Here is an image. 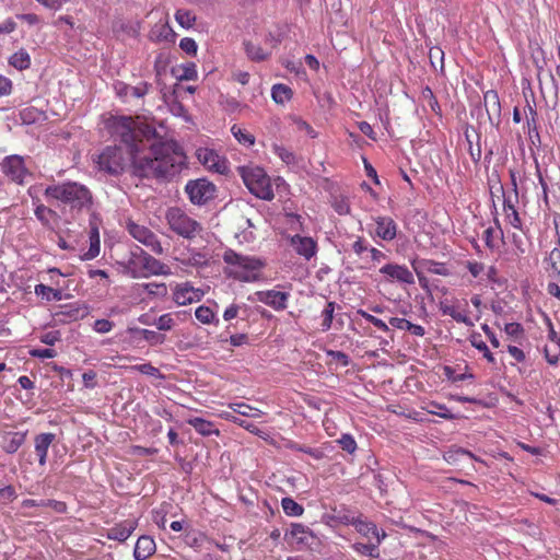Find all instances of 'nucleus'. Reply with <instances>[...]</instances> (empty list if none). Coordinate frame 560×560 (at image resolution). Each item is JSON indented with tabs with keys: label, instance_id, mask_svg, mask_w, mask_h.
Returning a JSON list of instances; mask_svg holds the SVG:
<instances>
[{
	"label": "nucleus",
	"instance_id": "nucleus-1",
	"mask_svg": "<svg viewBox=\"0 0 560 560\" xmlns=\"http://www.w3.org/2000/svg\"><path fill=\"white\" fill-rule=\"evenodd\" d=\"M110 128L127 151L114 144L94 154L92 160L100 172L118 176L130 164L138 177L170 178L179 174L186 164L183 150L173 141H163L156 130L139 117H113Z\"/></svg>",
	"mask_w": 560,
	"mask_h": 560
},
{
	"label": "nucleus",
	"instance_id": "nucleus-2",
	"mask_svg": "<svg viewBox=\"0 0 560 560\" xmlns=\"http://www.w3.org/2000/svg\"><path fill=\"white\" fill-rule=\"evenodd\" d=\"M44 195L48 200L59 201L77 213L90 211L93 207L92 191L79 182L66 180L49 185L46 187Z\"/></svg>",
	"mask_w": 560,
	"mask_h": 560
},
{
	"label": "nucleus",
	"instance_id": "nucleus-3",
	"mask_svg": "<svg viewBox=\"0 0 560 560\" xmlns=\"http://www.w3.org/2000/svg\"><path fill=\"white\" fill-rule=\"evenodd\" d=\"M222 259L225 264L224 275L240 282L259 281L262 277V269L266 266L262 259L242 255L231 248L223 253Z\"/></svg>",
	"mask_w": 560,
	"mask_h": 560
},
{
	"label": "nucleus",
	"instance_id": "nucleus-4",
	"mask_svg": "<svg viewBox=\"0 0 560 560\" xmlns=\"http://www.w3.org/2000/svg\"><path fill=\"white\" fill-rule=\"evenodd\" d=\"M165 220L170 230L183 238L192 240L202 231V225L178 207L170 208Z\"/></svg>",
	"mask_w": 560,
	"mask_h": 560
},
{
	"label": "nucleus",
	"instance_id": "nucleus-5",
	"mask_svg": "<svg viewBox=\"0 0 560 560\" xmlns=\"http://www.w3.org/2000/svg\"><path fill=\"white\" fill-rule=\"evenodd\" d=\"M241 176L248 190L257 198L271 200L275 197L270 177L258 166L241 167Z\"/></svg>",
	"mask_w": 560,
	"mask_h": 560
},
{
	"label": "nucleus",
	"instance_id": "nucleus-6",
	"mask_svg": "<svg viewBox=\"0 0 560 560\" xmlns=\"http://www.w3.org/2000/svg\"><path fill=\"white\" fill-rule=\"evenodd\" d=\"M129 265L132 268L133 277L168 276L172 272L170 266L149 255L140 247H137V250L132 253Z\"/></svg>",
	"mask_w": 560,
	"mask_h": 560
},
{
	"label": "nucleus",
	"instance_id": "nucleus-7",
	"mask_svg": "<svg viewBox=\"0 0 560 560\" xmlns=\"http://www.w3.org/2000/svg\"><path fill=\"white\" fill-rule=\"evenodd\" d=\"M126 229L136 241L148 247L155 255H162L164 253V248L156 234L148 226L128 220Z\"/></svg>",
	"mask_w": 560,
	"mask_h": 560
},
{
	"label": "nucleus",
	"instance_id": "nucleus-8",
	"mask_svg": "<svg viewBox=\"0 0 560 560\" xmlns=\"http://www.w3.org/2000/svg\"><path fill=\"white\" fill-rule=\"evenodd\" d=\"M439 308L443 315L452 317L455 322L474 326V322L468 315V302L466 300L444 299L440 301Z\"/></svg>",
	"mask_w": 560,
	"mask_h": 560
},
{
	"label": "nucleus",
	"instance_id": "nucleus-9",
	"mask_svg": "<svg viewBox=\"0 0 560 560\" xmlns=\"http://www.w3.org/2000/svg\"><path fill=\"white\" fill-rule=\"evenodd\" d=\"M185 190L194 205H205L214 197L215 186L205 178L189 180Z\"/></svg>",
	"mask_w": 560,
	"mask_h": 560
},
{
	"label": "nucleus",
	"instance_id": "nucleus-10",
	"mask_svg": "<svg viewBox=\"0 0 560 560\" xmlns=\"http://www.w3.org/2000/svg\"><path fill=\"white\" fill-rule=\"evenodd\" d=\"M3 174L18 185H23L25 177L30 174L25 166L24 159L20 155L5 156L1 162Z\"/></svg>",
	"mask_w": 560,
	"mask_h": 560
},
{
	"label": "nucleus",
	"instance_id": "nucleus-11",
	"mask_svg": "<svg viewBox=\"0 0 560 560\" xmlns=\"http://www.w3.org/2000/svg\"><path fill=\"white\" fill-rule=\"evenodd\" d=\"M196 156L198 161L210 171H214L219 174H224L229 171L226 160L213 149L199 148L196 151Z\"/></svg>",
	"mask_w": 560,
	"mask_h": 560
},
{
	"label": "nucleus",
	"instance_id": "nucleus-12",
	"mask_svg": "<svg viewBox=\"0 0 560 560\" xmlns=\"http://www.w3.org/2000/svg\"><path fill=\"white\" fill-rule=\"evenodd\" d=\"M380 273H382L388 282H398L401 284L415 283L413 273L405 265L394 262L386 264L380 269Z\"/></svg>",
	"mask_w": 560,
	"mask_h": 560
},
{
	"label": "nucleus",
	"instance_id": "nucleus-13",
	"mask_svg": "<svg viewBox=\"0 0 560 560\" xmlns=\"http://www.w3.org/2000/svg\"><path fill=\"white\" fill-rule=\"evenodd\" d=\"M203 295V290L192 287L189 282L176 284L173 290V300L180 306L199 302Z\"/></svg>",
	"mask_w": 560,
	"mask_h": 560
},
{
	"label": "nucleus",
	"instance_id": "nucleus-14",
	"mask_svg": "<svg viewBox=\"0 0 560 560\" xmlns=\"http://www.w3.org/2000/svg\"><path fill=\"white\" fill-rule=\"evenodd\" d=\"M139 520L136 517L124 520L114 524L106 532V538L118 542H125L137 529Z\"/></svg>",
	"mask_w": 560,
	"mask_h": 560
},
{
	"label": "nucleus",
	"instance_id": "nucleus-15",
	"mask_svg": "<svg viewBox=\"0 0 560 560\" xmlns=\"http://www.w3.org/2000/svg\"><path fill=\"white\" fill-rule=\"evenodd\" d=\"M290 245L293 247L294 252L305 260H311L318 252L317 242L311 236L295 234L290 237Z\"/></svg>",
	"mask_w": 560,
	"mask_h": 560
},
{
	"label": "nucleus",
	"instance_id": "nucleus-16",
	"mask_svg": "<svg viewBox=\"0 0 560 560\" xmlns=\"http://www.w3.org/2000/svg\"><path fill=\"white\" fill-rule=\"evenodd\" d=\"M256 296L259 302L279 312L288 307L290 293L277 290H266L256 292Z\"/></svg>",
	"mask_w": 560,
	"mask_h": 560
},
{
	"label": "nucleus",
	"instance_id": "nucleus-17",
	"mask_svg": "<svg viewBox=\"0 0 560 560\" xmlns=\"http://www.w3.org/2000/svg\"><path fill=\"white\" fill-rule=\"evenodd\" d=\"M376 225L375 236L385 242H390L396 238L398 225L393 218L386 215H377L373 218Z\"/></svg>",
	"mask_w": 560,
	"mask_h": 560
},
{
	"label": "nucleus",
	"instance_id": "nucleus-18",
	"mask_svg": "<svg viewBox=\"0 0 560 560\" xmlns=\"http://www.w3.org/2000/svg\"><path fill=\"white\" fill-rule=\"evenodd\" d=\"M314 538L313 532L305 525L300 523H292L289 532L284 534V539L291 546H306L310 539Z\"/></svg>",
	"mask_w": 560,
	"mask_h": 560
},
{
	"label": "nucleus",
	"instance_id": "nucleus-19",
	"mask_svg": "<svg viewBox=\"0 0 560 560\" xmlns=\"http://www.w3.org/2000/svg\"><path fill=\"white\" fill-rule=\"evenodd\" d=\"M85 308L78 303H70L60 306V310L52 314V319L57 324H69L83 318Z\"/></svg>",
	"mask_w": 560,
	"mask_h": 560
},
{
	"label": "nucleus",
	"instance_id": "nucleus-20",
	"mask_svg": "<svg viewBox=\"0 0 560 560\" xmlns=\"http://www.w3.org/2000/svg\"><path fill=\"white\" fill-rule=\"evenodd\" d=\"M483 103L490 125L499 127L501 122V103L497 91L489 90L485 92Z\"/></svg>",
	"mask_w": 560,
	"mask_h": 560
},
{
	"label": "nucleus",
	"instance_id": "nucleus-21",
	"mask_svg": "<svg viewBox=\"0 0 560 560\" xmlns=\"http://www.w3.org/2000/svg\"><path fill=\"white\" fill-rule=\"evenodd\" d=\"M346 523L354 526L355 530L360 533L364 537H375L377 544H381L382 540L386 537V533H380L376 525L372 522H368L365 520H361L359 517H346Z\"/></svg>",
	"mask_w": 560,
	"mask_h": 560
},
{
	"label": "nucleus",
	"instance_id": "nucleus-22",
	"mask_svg": "<svg viewBox=\"0 0 560 560\" xmlns=\"http://www.w3.org/2000/svg\"><path fill=\"white\" fill-rule=\"evenodd\" d=\"M27 431L4 432L1 435V447L7 454H14L24 444Z\"/></svg>",
	"mask_w": 560,
	"mask_h": 560
},
{
	"label": "nucleus",
	"instance_id": "nucleus-23",
	"mask_svg": "<svg viewBox=\"0 0 560 560\" xmlns=\"http://www.w3.org/2000/svg\"><path fill=\"white\" fill-rule=\"evenodd\" d=\"M156 551V544L149 535H142L137 539L133 557L136 560H147Z\"/></svg>",
	"mask_w": 560,
	"mask_h": 560
},
{
	"label": "nucleus",
	"instance_id": "nucleus-24",
	"mask_svg": "<svg viewBox=\"0 0 560 560\" xmlns=\"http://www.w3.org/2000/svg\"><path fill=\"white\" fill-rule=\"evenodd\" d=\"M54 433H40L37 434L34 439V447L35 453L38 457V463L40 466H45L47 462L48 450L51 443L55 441Z\"/></svg>",
	"mask_w": 560,
	"mask_h": 560
},
{
	"label": "nucleus",
	"instance_id": "nucleus-25",
	"mask_svg": "<svg viewBox=\"0 0 560 560\" xmlns=\"http://www.w3.org/2000/svg\"><path fill=\"white\" fill-rule=\"evenodd\" d=\"M175 33L170 26L168 21H160L156 23L149 33V39L154 43L173 42Z\"/></svg>",
	"mask_w": 560,
	"mask_h": 560
},
{
	"label": "nucleus",
	"instance_id": "nucleus-26",
	"mask_svg": "<svg viewBox=\"0 0 560 560\" xmlns=\"http://www.w3.org/2000/svg\"><path fill=\"white\" fill-rule=\"evenodd\" d=\"M33 203L35 205L34 214L36 219L43 224V226L52 229L51 222L58 219V213L39 202L38 199L36 201L34 200Z\"/></svg>",
	"mask_w": 560,
	"mask_h": 560
},
{
	"label": "nucleus",
	"instance_id": "nucleus-27",
	"mask_svg": "<svg viewBox=\"0 0 560 560\" xmlns=\"http://www.w3.org/2000/svg\"><path fill=\"white\" fill-rule=\"evenodd\" d=\"M416 267H418L423 272H429L432 275H439L443 277H447L451 275V271L445 262L436 261L433 259H421L416 261Z\"/></svg>",
	"mask_w": 560,
	"mask_h": 560
},
{
	"label": "nucleus",
	"instance_id": "nucleus-28",
	"mask_svg": "<svg viewBox=\"0 0 560 560\" xmlns=\"http://www.w3.org/2000/svg\"><path fill=\"white\" fill-rule=\"evenodd\" d=\"M187 423L191 425L202 436L220 435V430L215 428L214 423L203 418H189L187 419Z\"/></svg>",
	"mask_w": 560,
	"mask_h": 560
},
{
	"label": "nucleus",
	"instance_id": "nucleus-29",
	"mask_svg": "<svg viewBox=\"0 0 560 560\" xmlns=\"http://www.w3.org/2000/svg\"><path fill=\"white\" fill-rule=\"evenodd\" d=\"M503 212L505 220L514 229L522 230V220L511 198H504Z\"/></svg>",
	"mask_w": 560,
	"mask_h": 560
},
{
	"label": "nucleus",
	"instance_id": "nucleus-30",
	"mask_svg": "<svg viewBox=\"0 0 560 560\" xmlns=\"http://www.w3.org/2000/svg\"><path fill=\"white\" fill-rule=\"evenodd\" d=\"M173 74L179 81L197 80V67L194 62H186L173 69Z\"/></svg>",
	"mask_w": 560,
	"mask_h": 560
},
{
	"label": "nucleus",
	"instance_id": "nucleus-31",
	"mask_svg": "<svg viewBox=\"0 0 560 560\" xmlns=\"http://www.w3.org/2000/svg\"><path fill=\"white\" fill-rule=\"evenodd\" d=\"M546 270L550 276L560 277V237L556 246L546 258Z\"/></svg>",
	"mask_w": 560,
	"mask_h": 560
},
{
	"label": "nucleus",
	"instance_id": "nucleus-32",
	"mask_svg": "<svg viewBox=\"0 0 560 560\" xmlns=\"http://www.w3.org/2000/svg\"><path fill=\"white\" fill-rule=\"evenodd\" d=\"M469 342L470 345L476 348L477 350H479L483 358L491 364H495V358L493 357V354L491 353V351L489 350L488 346L486 345V342L482 340L481 338V335L479 332H472L470 336H469Z\"/></svg>",
	"mask_w": 560,
	"mask_h": 560
},
{
	"label": "nucleus",
	"instance_id": "nucleus-33",
	"mask_svg": "<svg viewBox=\"0 0 560 560\" xmlns=\"http://www.w3.org/2000/svg\"><path fill=\"white\" fill-rule=\"evenodd\" d=\"M34 292L37 296H43L48 302L60 301L63 298L61 289H54L43 283L36 284Z\"/></svg>",
	"mask_w": 560,
	"mask_h": 560
},
{
	"label": "nucleus",
	"instance_id": "nucleus-34",
	"mask_svg": "<svg viewBox=\"0 0 560 560\" xmlns=\"http://www.w3.org/2000/svg\"><path fill=\"white\" fill-rule=\"evenodd\" d=\"M293 96L291 88L285 84H275L271 89V97L277 104H285Z\"/></svg>",
	"mask_w": 560,
	"mask_h": 560
},
{
	"label": "nucleus",
	"instance_id": "nucleus-35",
	"mask_svg": "<svg viewBox=\"0 0 560 560\" xmlns=\"http://www.w3.org/2000/svg\"><path fill=\"white\" fill-rule=\"evenodd\" d=\"M422 409L427 410L431 415L439 416L443 419L453 420L457 418V416L453 415L445 405L436 401L427 402V405L423 406Z\"/></svg>",
	"mask_w": 560,
	"mask_h": 560
},
{
	"label": "nucleus",
	"instance_id": "nucleus-36",
	"mask_svg": "<svg viewBox=\"0 0 560 560\" xmlns=\"http://www.w3.org/2000/svg\"><path fill=\"white\" fill-rule=\"evenodd\" d=\"M9 63L19 70H24L31 66V57L25 49L15 51L9 59Z\"/></svg>",
	"mask_w": 560,
	"mask_h": 560
},
{
	"label": "nucleus",
	"instance_id": "nucleus-37",
	"mask_svg": "<svg viewBox=\"0 0 560 560\" xmlns=\"http://www.w3.org/2000/svg\"><path fill=\"white\" fill-rule=\"evenodd\" d=\"M244 45L246 55L254 61H262L270 56V51L265 50L259 45L252 42H246Z\"/></svg>",
	"mask_w": 560,
	"mask_h": 560
},
{
	"label": "nucleus",
	"instance_id": "nucleus-38",
	"mask_svg": "<svg viewBox=\"0 0 560 560\" xmlns=\"http://www.w3.org/2000/svg\"><path fill=\"white\" fill-rule=\"evenodd\" d=\"M336 310V303L332 301H329L326 303L324 310L322 311V324H320V330L323 332L328 331L331 328L332 320H334V314Z\"/></svg>",
	"mask_w": 560,
	"mask_h": 560
},
{
	"label": "nucleus",
	"instance_id": "nucleus-39",
	"mask_svg": "<svg viewBox=\"0 0 560 560\" xmlns=\"http://www.w3.org/2000/svg\"><path fill=\"white\" fill-rule=\"evenodd\" d=\"M231 132L235 137V139L246 147H252L255 144V137L246 129H243L238 125H233L231 127Z\"/></svg>",
	"mask_w": 560,
	"mask_h": 560
},
{
	"label": "nucleus",
	"instance_id": "nucleus-40",
	"mask_svg": "<svg viewBox=\"0 0 560 560\" xmlns=\"http://www.w3.org/2000/svg\"><path fill=\"white\" fill-rule=\"evenodd\" d=\"M378 545L380 544H377V541L375 544L354 542L351 547L359 555L368 556L371 558H378Z\"/></svg>",
	"mask_w": 560,
	"mask_h": 560
},
{
	"label": "nucleus",
	"instance_id": "nucleus-41",
	"mask_svg": "<svg viewBox=\"0 0 560 560\" xmlns=\"http://www.w3.org/2000/svg\"><path fill=\"white\" fill-rule=\"evenodd\" d=\"M281 506L288 516H301L304 513V508L292 498H283L281 500Z\"/></svg>",
	"mask_w": 560,
	"mask_h": 560
},
{
	"label": "nucleus",
	"instance_id": "nucleus-42",
	"mask_svg": "<svg viewBox=\"0 0 560 560\" xmlns=\"http://www.w3.org/2000/svg\"><path fill=\"white\" fill-rule=\"evenodd\" d=\"M230 408H232L234 412H237L238 415L245 416V417L259 418L264 413L261 410L254 408L244 402L231 404Z\"/></svg>",
	"mask_w": 560,
	"mask_h": 560
},
{
	"label": "nucleus",
	"instance_id": "nucleus-43",
	"mask_svg": "<svg viewBox=\"0 0 560 560\" xmlns=\"http://www.w3.org/2000/svg\"><path fill=\"white\" fill-rule=\"evenodd\" d=\"M100 254V235L97 230H93L90 234V247L83 254L82 259L91 260Z\"/></svg>",
	"mask_w": 560,
	"mask_h": 560
},
{
	"label": "nucleus",
	"instance_id": "nucleus-44",
	"mask_svg": "<svg viewBox=\"0 0 560 560\" xmlns=\"http://www.w3.org/2000/svg\"><path fill=\"white\" fill-rule=\"evenodd\" d=\"M143 290L153 296L165 298L167 295V285L164 282H149L142 284Z\"/></svg>",
	"mask_w": 560,
	"mask_h": 560
},
{
	"label": "nucleus",
	"instance_id": "nucleus-45",
	"mask_svg": "<svg viewBox=\"0 0 560 560\" xmlns=\"http://www.w3.org/2000/svg\"><path fill=\"white\" fill-rule=\"evenodd\" d=\"M176 22L184 28H189L196 21V15L190 10L179 9L175 13Z\"/></svg>",
	"mask_w": 560,
	"mask_h": 560
},
{
	"label": "nucleus",
	"instance_id": "nucleus-46",
	"mask_svg": "<svg viewBox=\"0 0 560 560\" xmlns=\"http://www.w3.org/2000/svg\"><path fill=\"white\" fill-rule=\"evenodd\" d=\"M272 150H273V153L279 159H281V161H283L285 164L290 165V164H294L296 162L295 154L291 150L287 149L285 147L275 144Z\"/></svg>",
	"mask_w": 560,
	"mask_h": 560
},
{
	"label": "nucleus",
	"instance_id": "nucleus-47",
	"mask_svg": "<svg viewBox=\"0 0 560 560\" xmlns=\"http://www.w3.org/2000/svg\"><path fill=\"white\" fill-rule=\"evenodd\" d=\"M195 316L201 324L206 325L213 323L215 318L214 312L210 307L205 305H201L196 308Z\"/></svg>",
	"mask_w": 560,
	"mask_h": 560
},
{
	"label": "nucleus",
	"instance_id": "nucleus-48",
	"mask_svg": "<svg viewBox=\"0 0 560 560\" xmlns=\"http://www.w3.org/2000/svg\"><path fill=\"white\" fill-rule=\"evenodd\" d=\"M544 352L549 364H558L560 361V343L557 342L556 345L552 343V346H546Z\"/></svg>",
	"mask_w": 560,
	"mask_h": 560
},
{
	"label": "nucleus",
	"instance_id": "nucleus-49",
	"mask_svg": "<svg viewBox=\"0 0 560 560\" xmlns=\"http://www.w3.org/2000/svg\"><path fill=\"white\" fill-rule=\"evenodd\" d=\"M18 498L15 488L12 485H8L0 488V505H8Z\"/></svg>",
	"mask_w": 560,
	"mask_h": 560
},
{
	"label": "nucleus",
	"instance_id": "nucleus-50",
	"mask_svg": "<svg viewBox=\"0 0 560 560\" xmlns=\"http://www.w3.org/2000/svg\"><path fill=\"white\" fill-rule=\"evenodd\" d=\"M173 316L174 315L172 313L163 314L153 323V325H155L159 330H171L175 326V319Z\"/></svg>",
	"mask_w": 560,
	"mask_h": 560
},
{
	"label": "nucleus",
	"instance_id": "nucleus-51",
	"mask_svg": "<svg viewBox=\"0 0 560 560\" xmlns=\"http://www.w3.org/2000/svg\"><path fill=\"white\" fill-rule=\"evenodd\" d=\"M527 127H528V133L532 137V133L535 132L537 137L538 135V114L537 110L529 104H527Z\"/></svg>",
	"mask_w": 560,
	"mask_h": 560
},
{
	"label": "nucleus",
	"instance_id": "nucleus-52",
	"mask_svg": "<svg viewBox=\"0 0 560 560\" xmlns=\"http://www.w3.org/2000/svg\"><path fill=\"white\" fill-rule=\"evenodd\" d=\"M292 121L295 125L298 131L304 132L312 139L317 137V132L307 121L296 116L292 117Z\"/></svg>",
	"mask_w": 560,
	"mask_h": 560
},
{
	"label": "nucleus",
	"instance_id": "nucleus-53",
	"mask_svg": "<svg viewBox=\"0 0 560 560\" xmlns=\"http://www.w3.org/2000/svg\"><path fill=\"white\" fill-rule=\"evenodd\" d=\"M337 442L342 451H346L349 454H353L358 447L355 440L350 434H342Z\"/></svg>",
	"mask_w": 560,
	"mask_h": 560
},
{
	"label": "nucleus",
	"instance_id": "nucleus-54",
	"mask_svg": "<svg viewBox=\"0 0 560 560\" xmlns=\"http://www.w3.org/2000/svg\"><path fill=\"white\" fill-rule=\"evenodd\" d=\"M504 331L515 340L524 336V328L522 324L515 322L505 324Z\"/></svg>",
	"mask_w": 560,
	"mask_h": 560
},
{
	"label": "nucleus",
	"instance_id": "nucleus-55",
	"mask_svg": "<svg viewBox=\"0 0 560 560\" xmlns=\"http://www.w3.org/2000/svg\"><path fill=\"white\" fill-rule=\"evenodd\" d=\"M351 247L353 253L359 257H362L364 253H369V249L371 248L363 236H358L357 240L352 243Z\"/></svg>",
	"mask_w": 560,
	"mask_h": 560
},
{
	"label": "nucleus",
	"instance_id": "nucleus-56",
	"mask_svg": "<svg viewBox=\"0 0 560 560\" xmlns=\"http://www.w3.org/2000/svg\"><path fill=\"white\" fill-rule=\"evenodd\" d=\"M222 417H223L224 419H226V420H229V421H232V422H234L235 424H237V425H240V427H242V428L246 429L247 431H249V432H252V433H253V432H255V431L257 430V427H256L254 423H250V422H248V421H246V420H243V419H241V418H238V417H235V416H233V415H231V413H228V412H226V413H223V415H222Z\"/></svg>",
	"mask_w": 560,
	"mask_h": 560
},
{
	"label": "nucleus",
	"instance_id": "nucleus-57",
	"mask_svg": "<svg viewBox=\"0 0 560 560\" xmlns=\"http://www.w3.org/2000/svg\"><path fill=\"white\" fill-rule=\"evenodd\" d=\"M179 47L188 55H196L198 49L197 43L190 37L182 38L179 42Z\"/></svg>",
	"mask_w": 560,
	"mask_h": 560
},
{
	"label": "nucleus",
	"instance_id": "nucleus-58",
	"mask_svg": "<svg viewBox=\"0 0 560 560\" xmlns=\"http://www.w3.org/2000/svg\"><path fill=\"white\" fill-rule=\"evenodd\" d=\"M130 369L149 376H158L160 374L159 369L153 366L151 363L133 365Z\"/></svg>",
	"mask_w": 560,
	"mask_h": 560
},
{
	"label": "nucleus",
	"instance_id": "nucleus-59",
	"mask_svg": "<svg viewBox=\"0 0 560 560\" xmlns=\"http://www.w3.org/2000/svg\"><path fill=\"white\" fill-rule=\"evenodd\" d=\"M44 508H50L56 513L62 514L67 512V504L63 501H58L54 499L44 500Z\"/></svg>",
	"mask_w": 560,
	"mask_h": 560
},
{
	"label": "nucleus",
	"instance_id": "nucleus-60",
	"mask_svg": "<svg viewBox=\"0 0 560 560\" xmlns=\"http://www.w3.org/2000/svg\"><path fill=\"white\" fill-rule=\"evenodd\" d=\"M30 354L38 359H52L56 357V351L50 348L33 349L30 351Z\"/></svg>",
	"mask_w": 560,
	"mask_h": 560
},
{
	"label": "nucleus",
	"instance_id": "nucleus-61",
	"mask_svg": "<svg viewBox=\"0 0 560 560\" xmlns=\"http://www.w3.org/2000/svg\"><path fill=\"white\" fill-rule=\"evenodd\" d=\"M114 327L113 322L108 319H97L94 323V330L100 334L109 332Z\"/></svg>",
	"mask_w": 560,
	"mask_h": 560
},
{
	"label": "nucleus",
	"instance_id": "nucleus-62",
	"mask_svg": "<svg viewBox=\"0 0 560 560\" xmlns=\"http://www.w3.org/2000/svg\"><path fill=\"white\" fill-rule=\"evenodd\" d=\"M495 230L493 228L490 226L483 231L482 240L485 241L486 246L489 247L490 249H493L495 247Z\"/></svg>",
	"mask_w": 560,
	"mask_h": 560
},
{
	"label": "nucleus",
	"instance_id": "nucleus-63",
	"mask_svg": "<svg viewBox=\"0 0 560 560\" xmlns=\"http://www.w3.org/2000/svg\"><path fill=\"white\" fill-rule=\"evenodd\" d=\"M466 267L474 278L479 277L485 270V265L476 260L467 261Z\"/></svg>",
	"mask_w": 560,
	"mask_h": 560
},
{
	"label": "nucleus",
	"instance_id": "nucleus-64",
	"mask_svg": "<svg viewBox=\"0 0 560 560\" xmlns=\"http://www.w3.org/2000/svg\"><path fill=\"white\" fill-rule=\"evenodd\" d=\"M332 207L335 211L340 215H346L350 213V205L345 199L335 201Z\"/></svg>",
	"mask_w": 560,
	"mask_h": 560
}]
</instances>
